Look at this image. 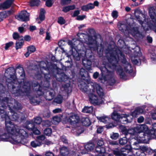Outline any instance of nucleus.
<instances>
[{"mask_svg": "<svg viewBox=\"0 0 156 156\" xmlns=\"http://www.w3.org/2000/svg\"><path fill=\"white\" fill-rule=\"evenodd\" d=\"M76 135L77 136H79L82 133H83L84 131V129L82 127L80 126H78L76 127Z\"/></svg>", "mask_w": 156, "mask_h": 156, "instance_id": "obj_53", "label": "nucleus"}, {"mask_svg": "<svg viewBox=\"0 0 156 156\" xmlns=\"http://www.w3.org/2000/svg\"><path fill=\"white\" fill-rule=\"evenodd\" d=\"M89 32L91 34H93V36L90 37L91 40H93L94 42H97V40L98 38H101V36L99 34H96L94 30L93 29H91L89 30Z\"/></svg>", "mask_w": 156, "mask_h": 156, "instance_id": "obj_28", "label": "nucleus"}, {"mask_svg": "<svg viewBox=\"0 0 156 156\" xmlns=\"http://www.w3.org/2000/svg\"><path fill=\"white\" fill-rule=\"evenodd\" d=\"M119 129L122 133L127 136L128 135V129H127L125 126L123 125L120 126Z\"/></svg>", "mask_w": 156, "mask_h": 156, "instance_id": "obj_44", "label": "nucleus"}, {"mask_svg": "<svg viewBox=\"0 0 156 156\" xmlns=\"http://www.w3.org/2000/svg\"><path fill=\"white\" fill-rule=\"evenodd\" d=\"M67 120L70 125H74L78 123L80 119L78 114H73L69 116Z\"/></svg>", "mask_w": 156, "mask_h": 156, "instance_id": "obj_19", "label": "nucleus"}, {"mask_svg": "<svg viewBox=\"0 0 156 156\" xmlns=\"http://www.w3.org/2000/svg\"><path fill=\"white\" fill-rule=\"evenodd\" d=\"M133 50V53L131 59L132 62L134 65L139 66L141 63L140 57L142 54L140 48L139 47L137 46L134 48Z\"/></svg>", "mask_w": 156, "mask_h": 156, "instance_id": "obj_8", "label": "nucleus"}, {"mask_svg": "<svg viewBox=\"0 0 156 156\" xmlns=\"http://www.w3.org/2000/svg\"><path fill=\"white\" fill-rule=\"evenodd\" d=\"M14 0H7L0 4L1 9H7L12 4Z\"/></svg>", "mask_w": 156, "mask_h": 156, "instance_id": "obj_29", "label": "nucleus"}, {"mask_svg": "<svg viewBox=\"0 0 156 156\" xmlns=\"http://www.w3.org/2000/svg\"><path fill=\"white\" fill-rule=\"evenodd\" d=\"M42 121V119L41 117H37L34 118L31 121H27L26 122V125H35V124H39Z\"/></svg>", "mask_w": 156, "mask_h": 156, "instance_id": "obj_25", "label": "nucleus"}, {"mask_svg": "<svg viewBox=\"0 0 156 156\" xmlns=\"http://www.w3.org/2000/svg\"><path fill=\"white\" fill-rule=\"evenodd\" d=\"M63 99V97L60 94L58 95L54 98V101L57 104H60L62 102Z\"/></svg>", "mask_w": 156, "mask_h": 156, "instance_id": "obj_46", "label": "nucleus"}, {"mask_svg": "<svg viewBox=\"0 0 156 156\" xmlns=\"http://www.w3.org/2000/svg\"><path fill=\"white\" fill-rule=\"evenodd\" d=\"M55 93L53 91L51 92L48 91L46 93L47 95L45 96V99L49 101L51 100L55 96Z\"/></svg>", "mask_w": 156, "mask_h": 156, "instance_id": "obj_40", "label": "nucleus"}, {"mask_svg": "<svg viewBox=\"0 0 156 156\" xmlns=\"http://www.w3.org/2000/svg\"><path fill=\"white\" fill-rule=\"evenodd\" d=\"M95 146L94 144L90 142H88L84 146V149L82 151L84 154H88L89 152H94Z\"/></svg>", "mask_w": 156, "mask_h": 156, "instance_id": "obj_18", "label": "nucleus"}, {"mask_svg": "<svg viewBox=\"0 0 156 156\" xmlns=\"http://www.w3.org/2000/svg\"><path fill=\"white\" fill-rule=\"evenodd\" d=\"M147 126L145 125H139L134 128H128V134L131 136H135L140 135L142 133L141 135L142 138H144L143 133L147 130Z\"/></svg>", "mask_w": 156, "mask_h": 156, "instance_id": "obj_6", "label": "nucleus"}, {"mask_svg": "<svg viewBox=\"0 0 156 156\" xmlns=\"http://www.w3.org/2000/svg\"><path fill=\"white\" fill-rule=\"evenodd\" d=\"M40 69L41 73L44 76V78L45 81L47 82H49L51 75L49 68L46 65V67H40Z\"/></svg>", "mask_w": 156, "mask_h": 156, "instance_id": "obj_16", "label": "nucleus"}, {"mask_svg": "<svg viewBox=\"0 0 156 156\" xmlns=\"http://www.w3.org/2000/svg\"><path fill=\"white\" fill-rule=\"evenodd\" d=\"M93 108L92 106H85L82 109V112L86 113H91L93 111Z\"/></svg>", "mask_w": 156, "mask_h": 156, "instance_id": "obj_39", "label": "nucleus"}, {"mask_svg": "<svg viewBox=\"0 0 156 156\" xmlns=\"http://www.w3.org/2000/svg\"><path fill=\"white\" fill-rule=\"evenodd\" d=\"M24 44V40L23 39L17 40L15 43V48L16 50L22 48Z\"/></svg>", "mask_w": 156, "mask_h": 156, "instance_id": "obj_36", "label": "nucleus"}, {"mask_svg": "<svg viewBox=\"0 0 156 156\" xmlns=\"http://www.w3.org/2000/svg\"><path fill=\"white\" fill-rule=\"evenodd\" d=\"M46 13V10H40L38 17L40 21H42L45 20Z\"/></svg>", "mask_w": 156, "mask_h": 156, "instance_id": "obj_48", "label": "nucleus"}, {"mask_svg": "<svg viewBox=\"0 0 156 156\" xmlns=\"http://www.w3.org/2000/svg\"><path fill=\"white\" fill-rule=\"evenodd\" d=\"M95 150L97 153L103 154L105 152V149L104 147H101L97 145L95 148Z\"/></svg>", "mask_w": 156, "mask_h": 156, "instance_id": "obj_43", "label": "nucleus"}, {"mask_svg": "<svg viewBox=\"0 0 156 156\" xmlns=\"http://www.w3.org/2000/svg\"><path fill=\"white\" fill-rule=\"evenodd\" d=\"M12 37L15 40H20V39H23V36H20L19 34L16 32H14L12 34Z\"/></svg>", "mask_w": 156, "mask_h": 156, "instance_id": "obj_52", "label": "nucleus"}, {"mask_svg": "<svg viewBox=\"0 0 156 156\" xmlns=\"http://www.w3.org/2000/svg\"><path fill=\"white\" fill-rule=\"evenodd\" d=\"M40 96H37L36 94H34L30 98V103L34 105H37L40 104L41 99Z\"/></svg>", "mask_w": 156, "mask_h": 156, "instance_id": "obj_23", "label": "nucleus"}, {"mask_svg": "<svg viewBox=\"0 0 156 156\" xmlns=\"http://www.w3.org/2000/svg\"><path fill=\"white\" fill-rule=\"evenodd\" d=\"M10 114H9V113H8L9 116V121L11 125H12L14 126H8V129L7 130L9 132H11V133H14L13 132V129H15L17 130L18 131H19V130H22V129H20L19 128V127L17 126L16 125H15L13 123H12V122L10 120H11L12 121H16L19 118V116L18 114L15 112V111L13 110V109H10Z\"/></svg>", "mask_w": 156, "mask_h": 156, "instance_id": "obj_7", "label": "nucleus"}, {"mask_svg": "<svg viewBox=\"0 0 156 156\" xmlns=\"http://www.w3.org/2000/svg\"><path fill=\"white\" fill-rule=\"evenodd\" d=\"M118 72L119 73L120 78L124 79L126 78V75L122 69H119L118 70Z\"/></svg>", "mask_w": 156, "mask_h": 156, "instance_id": "obj_49", "label": "nucleus"}, {"mask_svg": "<svg viewBox=\"0 0 156 156\" xmlns=\"http://www.w3.org/2000/svg\"><path fill=\"white\" fill-rule=\"evenodd\" d=\"M27 51H28L31 53L34 52L36 50V48L34 45H30L28 46L27 48Z\"/></svg>", "mask_w": 156, "mask_h": 156, "instance_id": "obj_60", "label": "nucleus"}, {"mask_svg": "<svg viewBox=\"0 0 156 156\" xmlns=\"http://www.w3.org/2000/svg\"><path fill=\"white\" fill-rule=\"evenodd\" d=\"M132 119L133 118H131L129 114H121L120 115L119 121L122 124H126L128 123L131 122Z\"/></svg>", "mask_w": 156, "mask_h": 156, "instance_id": "obj_21", "label": "nucleus"}, {"mask_svg": "<svg viewBox=\"0 0 156 156\" xmlns=\"http://www.w3.org/2000/svg\"><path fill=\"white\" fill-rule=\"evenodd\" d=\"M97 118L99 121L105 123H109L111 119L110 118L107 116H97Z\"/></svg>", "mask_w": 156, "mask_h": 156, "instance_id": "obj_35", "label": "nucleus"}, {"mask_svg": "<svg viewBox=\"0 0 156 156\" xmlns=\"http://www.w3.org/2000/svg\"><path fill=\"white\" fill-rule=\"evenodd\" d=\"M94 5L91 3H90L86 5H84L82 7V10H88L89 9H94Z\"/></svg>", "mask_w": 156, "mask_h": 156, "instance_id": "obj_54", "label": "nucleus"}, {"mask_svg": "<svg viewBox=\"0 0 156 156\" xmlns=\"http://www.w3.org/2000/svg\"><path fill=\"white\" fill-rule=\"evenodd\" d=\"M60 79L58 80L60 82H65L68 80L69 77L64 73H62L59 75Z\"/></svg>", "mask_w": 156, "mask_h": 156, "instance_id": "obj_38", "label": "nucleus"}, {"mask_svg": "<svg viewBox=\"0 0 156 156\" xmlns=\"http://www.w3.org/2000/svg\"><path fill=\"white\" fill-rule=\"evenodd\" d=\"M30 13L28 12L27 10H21L16 17L22 21L27 22L30 20Z\"/></svg>", "mask_w": 156, "mask_h": 156, "instance_id": "obj_15", "label": "nucleus"}, {"mask_svg": "<svg viewBox=\"0 0 156 156\" xmlns=\"http://www.w3.org/2000/svg\"><path fill=\"white\" fill-rule=\"evenodd\" d=\"M138 21L141 25L144 31H147L149 29H150L153 30L156 33V26L154 25L151 21L147 20V21L143 22L141 20L140 18H138Z\"/></svg>", "mask_w": 156, "mask_h": 156, "instance_id": "obj_9", "label": "nucleus"}, {"mask_svg": "<svg viewBox=\"0 0 156 156\" xmlns=\"http://www.w3.org/2000/svg\"><path fill=\"white\" fill-rule=\"evenodd\" d=\"M143 112L144 110L143 108L140 107H138L136 108L134 111L132 112L131 115L133 117H136L137 115L142 113Z\"/></svg>", "mask_w": 156, "mask_h": 156, "instance_id": "obj_32", "label": "nucleus"}, {"mask_svg": "<svg viewBox=\"0 0 156 156\" xmlns=\"http://www.w3.org/2000/svg\"><path fill=\"white\" fill-rule=\"evenodd\" d=\"M32 86L33 90L36 93L38 96H41L43 95L44 92L42 91V88L37 82H33Z\"/></svg>", "mask_w": 156, "mask_h": 156, "instance_id": "obj_14", "label": "nucleus"}, {"mask_svg": "<svg viewBox=\"0 0 156 156\" xmlns=\"http://www.w3.org/2000/svg\"><path fill=\"white\" fill-rule=\"evenodd\" d=\"M16 69H18V73L20 75V78L21 80L20 83L26 82L24 81L26 76L25 73L22 66L19 64L18 66L16 67Z\"/></svg>", "mask_w": 156, "mask_h": 156, "instance_id": "obj_20", "label": "nucleus"}, {"mask_svg": "<svg viewBox=\"0 0 156 156\" xmlns=\"http://www.w3.org/2000/svg\"><path fill=\"white\" fill-rule=\"evenodd\" d=\"M118 28L119 30L121 31L122 33H127L129 31V27L127 25L125 24L120 23L118 25Z\"/></svg>", "mask_w": 156, "mask_h": 156, "instance_id": "obj_27", "label": "nucleus"}, {"mask_svg": "<svg viewBox=\"0 0 156 156\" xmlns=\"http://www.w3.org/2000/svg\"><path fill=\"white\" fill-rule=\"evenodd\" d=\"M92 57V55H90L89 58H85L83 59L82 63L83 65L86 69L89 71L91 69L92 61L90 59V58Z\"/></svg>", "mask_w": 156, "mask_h": 156, "instance_id": "obj_22", "label": "nucleus"}, {"mask_svg": "<svg viewBox=\"0 0 156 156\" xmlns=\"http://www.w3.org/2000/svg\"><path fill=\"white\" fill-rule=\"evenodd\" d=\"M139 135L131 136L128 138L129 144L131 145L137 146L139 144L147 143V138H142Z\"/></svg>", "mask_w": 156, "mask_h": 156, "instance_id": "obj_11", "label": "nucleus"}, {"mask_svg": "<svg viewBox=\"0 0 156 156\" xmlns=\"http://www.w3.org/2000/svg\"><path fill=\"white\" fill-rule=\"evenodd\" d=\"M70 49L67 53V56L69 57L71 55L75 58L76 60L79 61L80 60V58L82 56L81 54L78 53L77 51L76 50L75 48V44L73 43L72 44L70 45Z\"/></svg>", "mask_w": 156, "mask_h": 156, "instance_id": "obj_13", "label": "nucleus"}, {"mask_svg": "<svg viewBox=\"0 0 156 156\" xmlns=\"http://www.w3.org/2000/svg\"><path fill=\"white\" fill-rule=\"evenodd\" d=\"M124 69L127 73H131L133 71V69L131 64L129 63H127L126 65L125 66Z\"/></svg>", "mask_w": 156, "mask_h": 156, "instance_id": "obj_45", "label": "nucleus"}, {"mask_svg": "<svg viewBox=\"0 0 156 156\" xmlns=\"http://www.w3.org/2000/svg\"><path fill=\"white\" fill-rule=\"evenodd\" d=\"M60 139L63 143L66 144H68V140L66 137L64 135L60 136Z\"/></svg>", "mask_w": 156, "mask_h": 156, "instance_id": "obj_61", "label": "nucleus"}, {"mask_svg": "<svg viewBox=\"0 0 156 156\" xmlns=\"http://www.w3.org/2000/svg\"><path fill=\"white\" fill-rule=\"evenodd\" d=\"M5 126L7 133H5L2 134L0 133V140L7 141L11 136L12 141V143L13 144H21L24 145L27 143L28 141L26 138L28 136V134L27 132L24 129L18 131L13 129L14 133H12L8 131L6 126Z\"/></svg>", "mask_w": 156, "mask_h": 156, "instance_id": "obj_4", "label": "nucleus"}, {"mask_svg": "<svg viewBox=\"0 0 156 156\" xmlns=\"http://www.w3.org/2000/svg\"><path fill=\"white\" fill-rule=\"evenodd\" d=\"M13 10H4L0 12V22L2 21L4 19L9 16L12 14Z\"/></svg>", "mask_w": 156, "mask_h": 156, "instance_id": "obj_24", "label": "nucleus"}, {"mask_svg": "<svg viewBox=\"0 0 156 156\" xmlns=\"http://www.w3.org/2000/svg\"><path fill=\"white\" fill-rule=\"evenodd\" d=\"M94 92H90L89 93H87L88 94L89 100L90 102L94 105H99L103 102V101L101 99H99L97 95L93 94Z\"/></svg>", "mask_w": 156, "mask_h": 156, "instance_id": "obj_12", "label": "nucleus"}, {"mask_svg": "<svg viewBox=\"0 0 156 156\" xmlns=\"http://www.w3.org/2000/svg\"><path fill=\"white\" fill-rule=\"evenodd\" d=\"M97 129L96 133L98 134H100L103 131L104 128L103 126H97Z\"/></svg>", "mask_w": 156, "mask_h": 156, "instance_id": "obj_63", "label": "nucleus"}, {"mask_svg": "<svg viewBox=\"0 0 156 156\" xmlns=\"http://www.w3.org/2000/svg\"><path fill=\"white\" fill-rule=\"evenodd\" d=\"M120 115L116 111H114L112 113L111 118L113 120L115 121H119Z\"/></svg>", "mask_w": 156, "mask_h": 156, "instance_id": "obj_42", "label": "nucleus"}, {"mask_svg": "<svg viewBox=\"0 0 156 156\" xmlns=\"http://www.w3.org/2000/svg\"><path fill=\"white\" fill-rule=\"evenodd\" d=\"M31 145L33 147H36L42 145L41 142H39L37 140L36 141H32L31 142Z\"/></svg>", "mask_w": 156, "mask_h": 156, "instance_id": "obj_59", "label": "nucleus"}, {"mask_svg": "<svg viewBox=\"0 0 156 156\" xmlns=\"http://www.w3.org/2000/svg\"><path fill=\"white\" fill-rule=\"evenodd\" d=\"M16 70L13 67H10L6 69L5 75L9 76L11 78H6V82L8 84L7 87L9 89L11 88L10 90V92L12 94H14L16 96L23 95L24 93H27L29 92L31 87V84L29 81H27L24 83H19L17 87L15 86L13 84V80H15L16 78L15 74Z\"/></svg>", "mask_w": 156, "mask_h": 156, "instance_id": "obj_2", "label": "nucleus"}, {"mask_svg": "<svg viewBox=\"0 0 156 156\" xmlns=\"http://www.w3.org/2000/svg\"><path fill=\"white\" fill-rule=\"evenodd\" d=\"M147 130L143 133V134L144 138H147L148 141L156 137V123H154L153 124V127L150 129H149L147 126Z\"/></svg>", "mask_w": 156, "mask_h": 156, "instance_id": "obj_10", "label": "nucleus"}, {"mask_svg": "<svg viewBox=\"0 0 156 156\" xmlns=\"http://www.w3.org/2000/svg\"><path fill=\"white\" fill-rule=\"evenodd\" d=\"M66 44L65 41L63 40H61L59 41L58 42V45L61 49L63 51V52H65V50L62 47Z\"/></svg>", "mask_w": 156, "mask_h": 156, "instance_id": "obj_56", "label": "nucleus"}, {"mask_svg": "<svg viewBox=\"0 0 156 156\" xmlns=\"http://www.w3.org/2000/svg\"><path fill=\"white\" fill-rule=\"evenodd\" d=\"M0 102L2 107L5 108L6 107V105L9 108V110L21 109L22 107L20 103H19L15 99L13 101H11L8 97H4L1 99L0 98Z\"/></svg>", "mask_w": 156, "mask_h": 156, "instance_id": "obj_5", "label": "nucleus"}, {"mask_svg": "<svg viewBox=\"0 0 156 156\" xmlns=\"http://www.w3.org/2000/svg\"><path fill=\"white\" fill-rule=\"evenodd\" d=\"M134 20H135V19L131 18H128V19L126 20V23L129 27H131L132 26L135 25V23L134 22Z\"/></svg>", "mask_w": 156, "mask_h": 156, "instance_id": "obj_50", "label": "nucleus"}, {"mask_svg": "<svg viewBox=\"0 0 156 156\" xmlns=\"http://www.w3.org/2000/svg\"><path fill=\"white\" fill-rule=\"evenodd\" d=\"M119 134L116 133L112 132L110 134V138L112 140H116L119 137Z\"/></svg>", "mask_w": 156, "mask_h": 156, "instance_id": "obj_55", "label": "nucleus"}, {"mask_svg": "<svg viewBox=\"0 0 156 156\" xmlns=\"http://www.w3.org/2000/svg\"><path fill=\"white\" fill-rule=\"evenodd\" d=\"M80 73L81 76V80L78 82V85L80 89L82 92L89 93L91 91L94 92L96 91L101 98L104 96L103 89L100 85L97 83L93 85L90 83V80L87 71L83 69H81L80 70Z\"/></svg>", "mask_w": 156, "mask_h": 156, "instance_id": "obj_3", "label": "nucleus"}, {"mask_svg": "<svg viewBox=\"0 0 156 156\" xmlns=\"http://www.w3.org/2000/svg\"><path fill=\"white\" fill-rule=\"evenodd\" d=\"M106 54V57L108 62L103 63V66H101L100 69L101 71V75L99 77L98 80H102L108 78V76L112 73L110 69L113 70L116 69L119 61L122 59V62L125 63L126 62L125 55L119 49L116 48L115 50Z\"/></svg>", "mask_w": 156, "mask_h": 156, "instance_id": "obj_1", "label": "nucleus"}, {"mask_svg": "<svg viewBox=\"0 0 156 156\" xmlns=\"http://www.w3.org/2000/svg\"><path fill=\"white\" fill-rule=\"evenodd\" d=\"M52 133V129L50 128H46L44 130V134L47 136H50Z\"/></svg>", "mask_w": 156, "mask_h": 156, "instance_id": "obj_58", "label": "nucleus"}, {"mask_svg": "<svg viewBox=\"0 0 156 156\" xmlns=\"http://www.w3.org/2000/svg\"><path fill=\"white\" fill-rule=\"evenodd\" d=\"M57 22L59 24L61 25H63L65 23L66 21L63 17L60 16L58 18Z\"/></svg>", "mask_w": 156, "mask_h": 156, "instance_id": "obj_62", "label": "nucleus"}, {"mask_svg": "<svg viewBox=\"0 0 156 156\" xmlns=\"http://www.w3.org/2000/svg\"><path fill=\"white\" fill-rule=\"evenodd\" d=\"M40 2V0H31L30 2V5L31 6H38Z\"/></svg>", "mask_w": 156, "mask_h": 156, "instance_id": "obj_51", "label": "nucleus"}, {"mask_svg": "<svg viewBox=\"0 0 156 156\" xmlns=\"http://www.w3.org/2000/svg\"><path fill=\"white\" fill-rule=\"evenodd\" d=\"M111 72L112 73H110V74H109L108 76V78H107V79L108 80L109 85L111 86H113L115 83L116 80L113 78V72L111 70Z\"/></svg>", "mask_w": 156, "mask_h": 156, "instance_id": "obj_33", "label": "nucleus"}, {"mask_svg": "<svg viewBox=\"0 0 156 156\" xmlns=\"http://www.w3.org/2000/svg\"><path fill=\"white\" fill-rule=\"evenodd\" d=\"M130 150L126 148H121L122 156H133Z\"/></svg>", "mask_w": 156, "mask_h": 156, "instance_id": "obj_34", "label": "nucleus"}, {"mask_svg": "<svg viewBox=\"0 0 156 156\" xmlns=\"http://www.w3.org/2000/svg\"><path fill=\"white\" fill-rule=\"evenodd\" d=\"M97 144L98 146L103 147L104 144V142L102 138L98 139L97 141Z\"/></svg>", "mask_w": 156, "mask_h": 156, "instance_id": "obj_64", "label": "nucleus"}, {"mask_svg": "<svg viewBox=\"0 0 156 156\" xmlns=\"http://www.w3.org/2000/svg\"><path fill=\"white\" fill-rule=\"evenodd\" d=\"M148 11L150 17L151 19V20H149L156 26V13L154 11V10Z\"/></svg>", "mask_w": 156, "mask_h": 156, "instance_id": "obj_31", "label": "nucleus"}, {"mask_svg": "<svg viewBox=\"0 0 156 156\" xmlns=\"http://www.w3.org/2000/svg\"><path fill=\"white\" fill-rule=\"evenodd\" d=\"M31 127H30L29 125H26L25 128L29 130L32 131L33 133L35 135H39L40 133V132L36 127L35 125L31 126Z\"/></svg>", "mask_w": 156, "mask_h": 156, "instance_id": "obj_30", "label": "nucleus"}, {"mask_svg": "<svg viewBox=\"0 0 156 156\" xmlns=\"http://www.w3.org/2000/svg\"><path fill=\"white\" fill-rule=\"evenodd\" d=\"M0 114L3 120H4L5 121V125L6 126L7 129L8 130L9 126H14L12 125H11L9 121V115L7 114L6 112H5L4 110H2L0 109Z\"/></svg>", "mask_w": 156, "mask_h": 156, "instance_id": "obj_17", "label": "nucleus"}, {"mask_svg": "<svg viewBox=\"0 0 156 156\" xmlns=\"http://www.w3.org/2000/svg\"><path fill=\"white\" fill-rule=\"evenodd\" d=\"M60 152L61 154L63 156H65L68 154V150L67 147L63 146L60 149Z\"/></svg>", "mask_w": 156, "mask_h": 156, "instance_id": "obj_41", "label": "nucleus"}, {"mask_svg": "<svg viewBox=\"0 0 156 156\" xmlns=\"http://www.w3.org/2000/svg\"><path fill=\"white\" fill-rule=\"evenodd\" d=\"M128 139L126 136L120 138L119 140L118 143L121 145H124L127 143Z\"/></svg>", "mask_w": 156, "mask_h": 156, "instance_id": "obj_47", "label": "nucleus"}, {"mask_svg": "<svg viewBox=\"0 0 156 156\" xmlns=\"http://www.w3.org/2000/svg\"><path fill=\"white\" fill-rule=\"evenodd\" d=\"M81 121V123L83 126H88L91 124L90 120L87 117L82 118Z\"/></svg>", "mask_w": 156, "mask_h": 156, "instance_id": "obj_37", "label": "nucleus"}, {"mask_svg": "<svg viewBox=\"0 0 156 156\" xmlns=\"http://www.w3.org/2000/svg\"><path fill=\"white\" fill-rule=\"evenodd\" d=\"M121 148L119 149H116L113 151V153L116 156H122Z\"/></svg>", "mask_w": 156, "mask_h": 156, "instance_id": "obj_57", "label": "nucleus"}, {"mask_svg": "<svg viewBox=\"0 0 156 156\" xmlns=\"http://www.w3.org/2000/svg\"><path fill=\"white\" fill-rule=\"evenodd\" d=\"M129 33L134 37H139L141 34L138 27H131V29L129 28L128 33Z\"/></svg>", "mask_w": 156, "mask_h": 156, "instance_id": "obj_26", "label": "nucleus"}]
</instances>
